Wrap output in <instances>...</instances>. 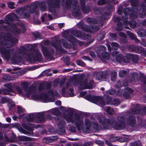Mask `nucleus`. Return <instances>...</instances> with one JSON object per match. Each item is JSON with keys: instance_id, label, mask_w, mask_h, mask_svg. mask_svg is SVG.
Wrapping results in <instances>:
<instances>
[{"instance_id": "nucleus-42", "label": "nucleus", "mask_w": 146, "mask_h": 146, "mask_svg": "<svg viewBox=\"0 0 146 146\" xmlns=\"http://www.w3.org/2000/svg\"><path fill=\"white\" fill-rule=\"evenodd\" d=\"M46 9L45 6L43 5L40 6V10L42 11H45Z\"/></svg>"}, {"instance_id": "nucleus-32", "label": "nucleus", "mask_w": 146, "mask_h": 146, "mask_svg": "<svg viewBox=\"0 0 146 146\" xmlns=\"http://www.w3.org/2000/svg\"><path fill=\"white\" fill-rule=\"evenodd\" d=\"M137 76L138 75L137 73H134V74L132 76V77L133 78V79L132 80V81L137 80Z\"/></svg>"}, {"instance_id": "nucleus-31", "label": "nucleus", "mask_w": 146, "mask_h": 146, "mask_svg": "<svg viewBox=\"0 0 146 146\" xmlns=\"http://www.w3.org/2000/svg\"><path fill=\"white\" fill-rule=\"evenodd\" d=\"M115 92V91L114 90H111L108 91L107 92V94L108 95L113 94H114Z\"/></svg>"}, {"instance_id": "nucleus-35", "label": "nucleus", "mask_w": 146, "mask_h": 146, "mask_svg": "<svg viewBox=\"0 0 146 146\" xmlns=\"http://www.w3.org/2000/svg\"><path fill=\"white\" fill-rule=\"evenodd\" d=\"M122 61L125 63H128L129 62V60L127 57H124L122 58Z\"/></svg>"}, {"instance_id": "nucleus-20", "label": "nucleus", "mask_w": 146, "mask_h": 146, "mask_svg": "<svg viewBox=\"0 0 146 146\" xmlns=\"http://www.w3.org/2000/svg\"><path fill=\"white\" fill-rule=\"evenodd\" d=\"M87 21L89 23H95L96 21L95 19L93 18H88L87 19Z\"/></svg>"}, {"instance_id": "nucleus-54", "label": "nucleus", "mask_w": 146, "mask_h": 146, "mask_svg": "<svg viewBox=\"0 0 146 146\" xmlns=\"http://www.w3.org/2000/svg\"><path fill=\"white\" fill-rule=\"evenodd\" d=\"M46 118H47L48 119H51L52 118V116L51 115H47Z\"/></svg>"}, {"instance_id": "nucleus-4", "label": "nucleus", "mask_w": 146, "mask_h": 146, "mask_svg": "<svg viewBox=\"0 0 146 146\" xmlns=\"http://www.w3.org/2000/svg\"><path fill=\"white\" fill-rule=\"evenodd\" d=\"M86 99L88 101H92L93 103L99 104L100 106H103L105 105L102 98L100 97H95L92 98L90 96H86Z\"/></svg>"}, {"instance_id": "nucleus-58", "label": "nucleus", "mask_w": 146, "mask_h": 146, "mask_svg": "<svg viewBox=\"0 0 146 146\" xmlns=\"http://www.w3.org/2000/svg\"><path fill=\"white\" fill-rule=\"evenodd\" d=\"M48 17L50 20H51L52 19V17L51 15H48Z\"/></svg>"}, {"instance_id": "nucleus-13", "label": "nucleus", "mask_w": 146, "mask_h": 146, "mask_svg": "<svg viewBox=\"0 0 146 146\" xmlns=\"http://www.w3.org/2000/svg\"><path fill=\"white\" fill-rule=\"evenodd\" d=\"M63 37L65 38H68V40L70 42H77L76 39L74 38V37H69V36L68 38L66 37L64 35H63Z\"/></svg>"}, {"instance_id": "nucleus-63", "label": "nucleus", "mask_w": 146, "mask_h": 146, "mask_svg": "<svg viewBox=\"0 0 146 146\" xmlns=\"http://www.w3.org/2000/svg\"><path fill=\"white\" fill-rule=\"evenodd\" d=\"M5 6V5L4 4H3L1 6V7H4Z\"/></svg>"}, {"instance_id": "nucleus-7", "label": "nucleus", "mask_w": 146, "mask_h": 146, "mask_svg": "<svg viewBox=\"0 0 146 146\" xmlns=\"http://www.w3.org/2000/svg\"><path fill=\"white\" fill-rule=\"evenodd\" d=\"M93 83V81H91L90 83L88 82L87 81H85L80 84V87L82 89H90L92 87Z\"/></svg>"}, {"instance_id": "nucleus-44", "label": "nucleus", "mask_w": 146, "mask_h": 146, "mask_svg": "<svg viewBox=\"0 0 146 146\" xmlns=\"http://www.w3.org/2000/svg\"><path fill=\"white\" fill-rule=\"evenodd\" d=\"M70 129L71 131L73 132H74L76 131V129L74 127H70Z\"/></svg>"}, {"instance_id": "nucleus-25", "label": "nucleus", "mask_w": 146, "mask_h": 146, "mask_svg": "<svg viewBox=\"0 0 146 146\" xmlns=\"http://www.w3.org/2000/svg\"><path fill=\"white\" fill-rule=\"evenodd\" d=\"M76 62L77 64L78 65L82 66L85 65L84 63L82 61L78 60L76 61Z\"/></svg>"}, {"instance_id": "nucleus-18", "label": "nucleus", "mask_w": 146, "mask_h": 146, "mask_svg": "<svg viewBox=\"0 0 146 146\" xmlns=\"http://www.w3.org/2000/svg\"><path fill=\"white\" fill-rule=\"evenodd\" d=\"M69 84H66V86H64L62 89V93L63 94H64L67 91V89L68 87Z\"/></svg>"}, {"instance_id": "nucleus-33", "label": "nucleus", "mask_w": 146, "mask_h": 146, "mask_svg": "<svg viewBox=\"0 0 146 146\" xmlns=\"http://www.w3.org/2000/svg\"><path fill=\"white\" fill-rule=\"evenodd\" d=\"M124 13L125 15H127L128 13H129L130 10L128 8H126L124 9Z\"/></svg>"}, {"instance_id": "nucleus-57", "label": "nucleus", "mask_w": 146, "mask_h": 146, "mask_svg": "<svg viewBox=\"0 0 146 146\" xmlns=\"http://www.w3.org/2000/svg\"><path fill=\"white\" fill-rule=\"evenodd\" d=\"M63 25L62 24H59V26L61 28L63 27Z\"/></svg>"}, {"instance_id": "nucleus-43", "label": "nucleus", "mask_w": 146, "mask_h": 146, "mask_svg": "<svg viewBox=\"0 0 146 146\" xmlns=\"http://www.w3.org/2000/svg\"><path fill=\"white\" fill-rule=\"evenodd\" d=\"M0 93L3 94H8V92H5L4 91L0 90Z\"/></svg>"}, {"instance_id": "nucleus-40", "label": "nucleus", "mask_w": 146, "mask_h": 146, "mask_svg": "<svg viewBox=\"0 0 146 146\" xmlns=\"http://www.w3.org/2000/svg\"><path fill=\"white\" fill-rule=\"evenodd\" d=\"M96 143L99 145H101L104 144V142L100 140L96 141Z\"/></svg>"}, {"instance_id": "nucleus-19", "label": "nucleus", "mask_w": 146, "mask_h": 146, "mask_svg": "<svg viewBox=\"0 0 146 146\" xmlns=\"http://www.w3.org/2000/svg\"><path fill=\"white\" fill-rule=\"evenodd\" d=\"M106 111L107 113L110 114H112L113 112V109L109 107H108Z\"/></svg>"}, {"instance_id": "nucleus-8", "label": "nucleus", "mask_w": 146, "mask_h": 146, "mask_svg": "<svg viewBox=\"0 0 146 146\" xmlns=\"http://www.w3.org/2000/svg\"><path fill=\"white\" fill-rule=\"evenodd\" d=\"M42 49L44 55L45 56L48 57L52 55L54 51V50L52 48L47 49L44 46L42 47Z\"/></svg>"}, {"instance_id": "nucleus-59", "label": "nucleus", "mask_w": 146, "mask_h": 146, "mask_svg": "<svg viewBox=\"0 0 146 146\" xmlns=\"http://www.w3.org/2000/svg\"><path fill=\"white\" fill-rule=\"evenodd\" d=\"M58 72V71L57 70H54L53 71V72L54 73H57Z\"/></svg>"}, {"instance_id": "nucleus-50", "label": "nucleus", "mask_w": 146, "mask_h": 146, "mask_svg": "<svg viewBox=\"0 0 146 146\" xmlns=\"http://www.w3.org/2000/svg\"><path fill=\"white\" fill-rule=\"evenodd\" d=\"M86 92H82L80 93V95L81 96H84L86 94Z\"/></svg>"}, {"instance_id": "nucleus-52", "label": "nucleus", "mask_w": 146, "mask_h": 146, "mask_svg": "<svg viewBox=\"0 0 146 146\" xmlns=\"http://www.w3.org/2000/svg\"><path fill=\"white\" fill-rule=\"evenodd\" d=\"M105 142L106 144L109 146H111V143L107 140H106L105 141Z\"/></svg>"}, {"instance_id": "nucleus-17", "label": "nucleus", "mask_w": 146, "mask_h": 146, "mask_svg": "<svg viewBox=\"0 0 146 146\" xmlns=\"http://www.w3.org/2000/svg\"><path fill=\"white\" fill-rule=\"evenodd\" d=\"M122 55L119 54L115 58L116 61L117 62H120L122 61Z\"/></svg>"}, {"instance_id": "nucleus-23", "label": "nucleus", "mask_w": 146, "mask_h": 146, "mask_svg": "<svg viewBox=\"0 0 146 146\" xmlns=\"http://www.w3.org/2000/svg\"><path fill=\"white\" fill-rule=\"evenodd\" d=\"M14 3L12 2H9L8 3V7L11 9H14L15 7L14 6Z\"/></svg>"}, {"instance_id": "nucleus-16", "label": "nucleus", "mask_w": 146, "mask_h": 146, "mask_svg": "<svg viewBox=\"0 0 146 146\" xmlns=\"http://www.w3.org/2000/svg\"><path fill=\"white\" fill-rule=\"evenodd\" d=\"M112 48L114 49H116L119 47L118 44L115 42H112L111 43Z\"/></svg>"}, {"instance_id": "nucleus-36", "label": "nucleus", "mask_w": 146, "mask_h": 146, "mask_svg": "<svg viewBox=\"0 0 146 146\" xmlns=\"http://www.w3.org/2000/svg\"><path fill=\"white\" fill-rule=\"evenodd\" d=\"M123 96L125 98H127L129 97V92H125L123 94Z\"/></svg>"}, {"instance_id": "nucleus-62", "label": "nucleus", "mask_w": 146, "mask_h": 146, "mask_svg": "<svg viewBox=\"0 0 146 146\" xmlns=\"http://www.w3.org/2000/svg\"><path fill=\"white\" fill-rule=\"evenodd\" d=\"M54 110L55 112H58V110L57 109H55Z\"/></svg>"}, {"instance_id": "nucleus-21", "label": "nucleus", "mask_w": 146, "mask_h": 146, "mask_svg": "<svg viewBox=\"0 0 146 146\" xmlns=\"http://www.w3.org/2000/svg\"><path fill=\"white\" fill-rule=\"evenodd\" d=\"M85 124L87 127L89 128L90 126L91 123L90 122L89 120L88 119H86L85 120Z\"/></svg>"}, {"instance_id": "nucleus-26", "label": "nucleus", "mask_w": 146, "mask_h": 146, "mask_svg": "<svg viewBox=\"0 0 146 146\" xmlns=\"http://www.w3.org/2000/svg\"><path fill=\"white\" fill-rule=\"evenodd\" d=\"M29 16V14L28 13H24L21 15V17L22 18H26Z\"/></svg>"}, {"instance_id": "nucleus-30", "label": "nucleus", "mask_w": 146, "mask_h": 146, "mask_svg": "<svg viewBox=\"0 0 146 146\" xmlns=\"http://www.w3.org/2000/svg\"><path fill=\"white\" fill-rule=\"evenodd\" d=\"M118 54L119 52L118 51H114L112 52V55L113 57L115 58L118 55Z\"/></svg>"}, {"instance_id": "nucleus-53", "label": "nucleus", "mask_w": 146, "mask_h": 146, "mask_svg": "<svg viewBox=\"0 0 146 146\" xmlns=\"http://www.w3.org/2000/svg\"><path fill=\"white\" fill-rule=\"evenodd\" d=\"M122 83L120 82H119L117 84V86L118 87H121V86H120L121 84Z\"/></svg>"}, {"instance_id": "nucleus-27", "label": "nucleus", "mask_w": 146, "mask_h": 146, "mask_svg": "<svg viewBox=\"0 0 146 146\" xmlns=\"http://www.w3.org/2000/svg\"><path fill=\"white\" fill-rule=\"evenodd\" d=\"M96 79L98 80H101L102 79V77L100 73H98L96 76Z\"/></svg>"}, {"instance_id": "nucleus-34", "label": "nucleus", "mask_w": 146, "mask_h": 146, "mask_svg": "<svg viewBox=\"0 0 146 146\" xmlns=\"http://www.w3.org/2000/svg\"><path fill=\"white\" fill-rule=\"evenodd\" d=\"M120 104V102L118 99H116L114 101L113 104L117 106Z\"/></svg>"}, {"instance_id": "nucleus-37", "label": "nucleus", "mask_w": 146, "mask_h": 146, "mask_svg": "<svg viewBox=\"0 0 146 146\" xmlns=\"http://www.w3.org/2000/svg\"><path fill=\"white\" fill-rule=\"evenodd\" d=\"M76 33H74V35L77 37H79L81 36V34L80 32L76 31Z\"/></svg>"}, {"instance_id": "nucleus-48", "label": "nucleus", "mask_w": 146, "mask_h": 146, "mask_svg": "<svg viewBox=\"0 0 146 146\" xmlns=\"http://www.w3.org/2000/svg\"><path fill=\"white\" fill-rule=\"evenodd\" d=\"M90 54H91V55L93 57H95V55L94 54V52H90Z\"/></svg>"}, {"instance_id": "nucleus-47", "label": "nucleus", "mask_w": 146, "mask_h": 146, "mask_svg": "<svg viewBox=\"0 0 146 146\" xmlns=\"http://www.w3.org/2000/svg\"><path fill=\"white\" fill-rule=\"evenodd\" d=\"M55 104L57 105H60L61 104L60 101H57L55 102Z\"/></svg>"}, {"instance_id": "nucleus-51", "label": "nucleus", "mask_w": 146, "mask_h": 146, "mask_svg": "<svg viewBox=\"0 0 146 146\" xmlns=\"http://www.w3.org/2000/svg\"><path fill=\"white\" fill-rule=\"evenodd\" d=\"M11 85V84L10 83L8 84L5 85L6 86L8 87V88H10L11 87H10V86Z\"/></svg>"}, {"instance_id": "nucleus-61", "label": "nucleus", "mask_w": 146, "mask_h": 146, "mask_svg": "<svg viewBox=\"0 0 146 146\" xmlns=\"http://www.w3.org/2000/svg\"><path fill=\"white\" fill-rule=\"evenodd\" d=\"M80 23H79L77 25L80 28L81 27V26L80 25Z\"/></svg>"}, {"instance_id": "nucleus-5", "label": "nucleus", "mask_w": 146, "mask_h": 146, "mask_svg": "<svg viewBox=\"0 0 146 146\" xmlns=\"http://www.w3.org/2000/svg\"><path fill=\"white\" fill-rule=\"evenodd\" d=\"M65 118L67 121H72V122L74 121L76 123L77 128L78 130H80L81 128L82 127V124H83V121L81 119L78 118L77 119H76L75 121H73L72 119V116H71L67 117H65Z\"/></svg>"}, {"instance_id": "nucleus-15", "label": "nucleus", "mask_w": 146, "mask_h": 146, "mask_svg": "<svg viewBox=\"0 0 146 146\" xmlns=\"http://www.w3.org/2000/svg\"><path fill=\"white\" fill-rule=\"evenodd\" d=\"M116 72H111V80L112 81L115 80L116 78Z\"/></svg>"}, {"instance_id": "nucleus-3", "label": "nucleus", "mask_w": 146, "mask_h": 146, "mask_svg": "<svg viewBox=\"0 0 146 146\" xmlns=\"http://www.w3.org/2000/svg\"><path fill=\"white\" fill-rule=\"evenodd\" d=\"M102 120L104 121H100V123L102 124H112L113 128L117 130H121L122 128L121 124H118L117 123L114 121L113 119L109 120L107 119H104L103 117Z\"/></svg>"}, {"instance_id": "nucleus-60", "label": "nucleus", "mask_w": 146, "mask_h": 146, "mask_svg": "<svg viewBox=\"0 0 146 146\" xmlns=\"http://www.w3.org/2000/svg\"><path fill=\"white\" fill-rule=\"evenodd\" d=\"M4 98L5 99V102H6V101H7V102H9V100L8 99H7L6 98Z\"/></svg>"}, {"instance_id": "nucleus-11", "label": "nucleus", "mask_w": 146, "mask_h": 146, "mask_svg": "<svg viewBox=\"0 0 146 146\" xmlns=\"http://www.w3.org/2000/svg\"><path fill=\"white\" fill-rule=\"evenodd\" d=\"M85 5V4L84 2L81 3L82 9L84 13H87L89 12L90 10L84 7Z\"/></svg>"}, {"instance_id": "nucleus-24", "label": "nucleus", "mask_w": 146, "mask_h": 146, "mask_svg": "<svg viewBox=\"0 0 146 146\" xmlns=\"http://www.w3.org/2000/svg\"><path fill=\"white\" fill-rule=\"evenodd\" d=\"M10 51H9L7 50H4L3 51H2L1 53L4 55V56L6 57V56L7 55H9Z\"/></svg>"}, {"instance_id": "nucleus-14", "label": "nucleus", "mask_w": 146, "mask_h": 146, "mask_svg": "<svg viewBox=\"0 0 146 146\" xmlns=\"http://www.w3.org/2000/svg\"><path fill=\"white\" fill-rule=\"evenodd\" d=\"M109 55L108 53L104 52L103 53L102 57H101V59H105L106 60L108 59Z\"/></svg>"}, {"instance_id": "nucleus-22", "label": "nucleus", "mask_w": 146, "mask_h": 146, "mask_svg": "<svg viewBox=\"0 0 146 146\" xmlns=\"http://www.w3.org/2000/svg\"><path fill=\"white\" fill-rule=\"evenodd\" d=\"M126 71L125 70H121L119 73V76L121 77H123L126 74Z\"/></svg>"}, {"instance_id": "nucleus-1", "label": "nucleus", "mask_w": 146, "mask_h": 146, "mask_svg": "<svg viewBox=\"0 0 146 146\" xmlns=\"http://www.w3.org/2000/svg\"><path fill=\"white\" fill-rule=\"evenodd\" d=\"M23 89L21 90L19 86L16 87V89L19 94L27 97L31 96L33 100H38L41 99L44 101L45 102L48 98V96L50 95L52 96H56L58 97L59 95L56 91L54 92L53 91L50 90H49L47 94H42L40 96H38L36 93V91L34 89H28L25 86V87H22Z\"/></svg>"}, {"instance_id": "nucleus-38", "label": "nucleus", "mask_w": 146, "mask_h": 146, "mask_svg": "<svg viewBox=\"0 0 146 146\" xmlns=\"http://www.w3.org/2000/svg\"><path fill=\"white\" fill-rule=\"evenodd\" d=\"M137 14L135 12L134 13H133L130 16V17L131 18L135 19L137 17Z\"/></svg>"}, {"instance_id": "nucleus-10", "label": "nucleus", "mask_w": 146, "mask_h": 146, "mask_svg": "<svg viewBox=\"0 0 146 146\" xmlns=\"http://www.w3.org/2000/svg\"><path fill=\"white\" fill-rule=\"evenodd\" d=\"M135 117L133 116L129 117L127 122V124L129 125H133L135 122Z\"/></svg>"}, {"instance_id": "nucleus-41", "label": "nucleus", "mask_w": 146, "mask_h": 146, "mask_svg": "<svg viewBox=\"0 0 146 146\" xmlns=\"http://www.w3.org/2000/svg\"><path fill=\"white\" fill-rule=\"evenodd\" d=\"M17 111L19 113H20L21 112L23 111L22 108L19 106H18L17 107Z\"/></svg>"}, {"instance_id": "nucleus-39", "label": "nucleus", "mask_w": 146, "mask_h": 146, "mask_svg": "<svg viewBox=\"0 0 146 146\" xmlns=\"http://www.w3.org/2000/svg\"><path fill=\"white\" fill-rule=\"evenodd\" d=\"M129 36L132 39H135V37L134 34L132 33H130L129 34Z\"/></svg>"}, {"instance_id": "nucleus-2", "label": "nucleus", "mask_w": 146, "mask_h": 146, "mask_svg": "<svg viewBox=\"0 0 146 146\" xmlns=\"http://www.w3.org/2000/svg\"><path fill=\"white\" fill-rule=\"evenodd\" d=\"M66 6L67 7L70 6L73 12L72 14L73 15L76 17L80 15L79 8L77 5L76 0H74L72 1L70 0H67Z\"/></svg>"}, {"instance_id": "nucleus-12", "label": "nucleus", "mask_w": 146, "mask_h": 146, "mask_svg": "<svg viewBox=\"0 0 146 146\" xmlns=\"http://www.w3.org/2000/svg\"><path fill=\"white\" fill-rule=\"evenodd\" d=\"M54 7H59V3H57L56 5L54 6V7L52 4L49 5V10L50 12L52 13L54 11L55 9Z\"/></svg>"}, {"instance_id": "nucleus-6", "label": "nucleus", "mask_w": 146, "mask_h": 146, "mask_svg": "<svg viewBox=\"0 0 146 146\" xmlns=\"http://www.w3.org/2000/svg\"><path fill=\"white\" fill-rule=\"evenodd\" d=\"M62 43L63 46L66 48L68 47V43L64 41L63 39H62L60 41H56L55 43H52V45L56 49H59L61 47V43Z\"/></svg>"}, {"instance_id": "nucleus-55", "label": "nucleus", "mask_w": 146, "mask_h": 146, "mask_svg": "<svg viewBox=\"0 0 146 146\" xmlns=\"http://www.w3.org/2000/svg\"><path fill=\"white\" fill-rule=\"evenodd\" d=\"M120 92H121V90H120V91L119 90L118 92H117V95L120 96L121 95V94H120Z\"/></svg>"}, {"instance_id": "nucleus-56", "label": "nucleus", "mask_w": 146, "mask_h": 146, "mask_svg": "<svg viewBox=\"0 0 146 146\" xmlns=\"http://www.w3.org/2000/svg\"><path fill=\"white\" fill-rule=\"evenodd\" d=\"M83 59L84 60H87L88 59V58L86 56H84L83 57Z\"/></svg>"}, {"instance_id": "nucleus-9", "label": "nucleus", "mask_w": 146, "mask_h": 146, "mask_svg": "<svg viewBox=\"0 0 146 146\" xmlns=\"http://www.w3.org/2000/svg\"><path fill=\"white\" fill-rule=\"evenodd\" d=\"M36 58H35V57L34 56L33 54H31L29 55V59H32V58H33L34 59H36L38 60L41 58L42 55L38 52L37 51L36 53Z\"/></svg>"}, {"instance_id": "nucleus-64", "label": "nucleus", "mask_w": 146, "mask_h": 146, "mask_svg": "<svg viewBox=\"0 0 146 146\" xmlns=\"http://www.w3.org/2000/svg\"><path fill=\"white\" fill-rule=\"evenodd\" d=\"M16 118H17V117L15 116H13V119L15 120Z\"/></svg>"}, {"instance_id": "nucleus-28", "label": "nucleus", "mask_w": 146, "mask_h": 146, "mask_svg": "<svg viewBox=\"0 0 146 146\" xmlns=\"http://www.w3.org/2000/svg\"><path fill=\"white\" fill-rule=\"evenodd\" d=\"M105 0H100L98 1V4L100 5H101L107 3Z\"/></svg>"}, {"instance_id": "nucleus-29", "label": "nucleus", "mask_w": 146, "mask_h": 146, "mask_svg": "<svg viewBox=\"0 0 146 146\" xmlns=\"http://www.w3.org/2000/svg\"><path fill=\"white\" fill-rule=\"evenodd\" d=\"M143 13L142 15L141 14L140 16V17L141 18H143L145 15V12L146 11V7H145L143 8Z\"/></svg>"}, {"instance_id": "nucleus-45", "label": "nucleus", "mask_w": 146, "mask_h": 146, "mask_svg": "<svg viewBox=\"0 0 146 146\" xmlns=\"http://www.w3.org/2000/svg\"><path fill=\"white\" fill-rule=\"evenodd\" d=\"M130 146H138V144L136 142H135L131 143Z\"/></svg>"}, {"instance_id": "nucleus-46", "label": "nucleus", "mask_w": 146, "mask_h": 146, "mask_svg": "<svg viewBox=\"0 0 146 146\" xmlns=\"http://www.w3.org/2000/svg\"><path fill=\"white\" fill-rule=\"evenodd\" d=\"M69 90L71 93V94H70V96L71 97L73 96L74 95L73 93V90L72 89L70 88L69 89Z\"/></svg>"}, {"instance_id": "nucleus-49", "label": "nucleus", "mask_w": 146, "mask_h": 146, "mask_svg": "<svg viewBox=\"0 0 146 146\" xmlns=\"http://www.w3.org/2000/svg\"><path fill=\"white\" fill-rule=\"evenodd\" d=\"M11 118L9 117L6 118V121L8 122H10L11 121Z\"/></svg>"}]
</instances>
